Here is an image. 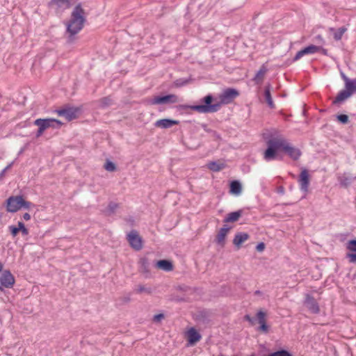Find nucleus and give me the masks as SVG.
I'll use <instances>...</instances> for the list:
<instances>
[{
    "label": "nucleus",
    "mask_w": 356,
    "mask_h": 356,
    "mask_svg": "<svg viewBox=\"0 0 356 356\" xmlns=\"http://www.w3.org/2000/svg\"><path fill=\"white\" fill-rule=\"evenodd\" d=\"M347 31L345 26H341L334 33V38L335 40H340L343 33Z\"/></svg>",
    "instance_id": "28"
},
{
    "label": "nucleus",
    "mask_w": 356,
    "mask_h": 356,
    "mask_svg": "<svg viewBox=\"0 0 356 356\" xmlns=\"http://www.w3.org/2000/svg\"><path fill=\"white\" fill-rule=\"evenodd\" d=\"M298 181L300 184L301 191H302L305 193H307L309 191L310 181L309 175L307 169L302 170Z\"/></svg>",
    "instance_id": "12"
},
{
    "label": "nucleus",
    "mask_w": 356,
    "mask_h": 356,
    "mask_svg": "<svg viewBox=\"0 0 356 356\" xmlns=\"http://www.w3.org/2000/svg\"><path fill=\"white\" fill-rule=\"evenodd\" d=\"M346 248L348 251L346 253V258L348 259L350 263H356V239L348 241L346 243Z\"/></svg>",
    "instance_id": "11"
},
{
    "label": "nucleus",
    "mask_w": 356,
    "mask_h": 356,
    "mask_svg": "<svg viewBox=\"0 0 356 356\" xmlns=\"http://www.w3.org/2000/svg\"><path fill=\"white\" fill-rule=\"evenodd\" d=\"M242 186L241 183L234 180L232 181L230 184V193L235 195H239L241 193Z\"/></svg>",
    "instance_id": "26"
},
{
    "label": "nucleus",
    "mask_w": 356,
    "mask_h": 356,
    "mask_svg": "<svg viewBox=\"0 0 356 356\" xmlns=\"http://www.w3.org/2000/svg\"><path fill=\"white\" fill-rule=\"evenodd\" d=\"M267 148L264 152V159L270 161L277 158V152L282 150L294 161L299 159L302 155L300 149L294 147L287 139L279 134L277 131L269 134H264Z\"/></svg>",
    "instance_id": "1"
},
{
    "label": "nucleus",
    "mask_w": 356,
    "mask_h": 356,
    "mask_svg": "<svg viewBox=\"0 0 356 356\" xmlns=\"http://www.w3.org/2000/svg\"><path fill=\"white\" fill-rule=\"evenodd\" d=\"M321 49V47L316 46L314 44H311L300 51H298L296 56L293 58V60L296 61L302 58L303 56L307 54H313L316 52H318Z\"/></svg>",
    "instance_id": "15"
},
{
    "label": "nucleus",
    "mask_w": 356,
    "mask_h": 356,
    "mask_svg": "<svg viewBox=\"0 0 356 356\" xmlns=\"http://www.w3.org/2000/svg\"><path fill=\"white\" fill-rule=\"evenodd\" d=\"M9 229L10 230L11 234L14 237L16 236L19 232L18 227H16L13 225L9 227Z\"/></svg>",
    "instance_id": "39"
},
{
    "label": "nucleus",
    "mask_w": 356,
    "mask_h": 356,
    "mask_svg": "<svg viewBox=\"0 0 356 356\" xmlns=\"http://www.w3.org/2000/svg\"><path fill=\"white\" fill-rule=\"evenodd\" d=\"M164 318V315L163 314H156L154 316V322H159L162 319Z\"/></svg>",
    "instance_id": "41"
},
{
    "label": "nucleus",
    "mask_w": 356,
    "mask_h": 356,
    "mask_svg": "<svg viewBox=\"0 0 356 356\" xmlns=\"http://www.w3.org/2000/svg\"><path fill=\"white\" fill-rule=\"evenodd\" d=\"M70 6V0H51L48 3V8L54 9L56 14H62Z\"/></svg>",
    "instance_id": "7"
},
{
    "label": "nucleus",
    "mask_w": 356,
    "mask_h": 356,
    "mask_svg": "<svg viewBox=\"0 0 356 356\" xmlns=\"http://www.w3.org/2000/svg\"><path fill=\"white\" fill-rule=\"evenodd\" d=\"M39 127L38 130V131L36 133V137L37 138H39L43 134V132L44 131V129L42 127Z\"/></svg>",
    "instance_id": "43"
},
{
    "label": "nucleus",
    "mask_w": 356,
    "mask_h": 356,
    "mask_svg": "<svg viewBox=\"0 0 356 356\" xmlns=\"http://www.w3.org/2000/svg\"><path fill=\"white\" fill-rule=\"evenodd\" d=\"M99 102L102 107H106L111 104V99L109 97H103L99 100Z\"/></svg>",
    "instance_id": "34"
},
{
    "label": "nucleus",
    "mask_w": 356,
    "mask_h": 356,
    "mask_svg": "<svg viewBox=\"0 0 356 356\" xmlns=\"http://www.w3.org/2000/svg\"><path fill=\"white\" fill-rule=\"evenodd\" d=\"M35 205L29 201H26L22 195H13L6 200V210L10 213H15L22 208L29 209Z\"/></svg>",
    "instance_id": "4"
},
{
    "label": "nucleus",
    "mask_w": 356,
    "mask_h": 356,
    "mask_svg": "<svg viewBox=\"0 0 356 356\" xmlns=\"http://www.w3.org/2000/svg\"><path fill=\"white\" fill-rule=\"evenodd\" d=\"M265 248V244L261 242V243H259L257 247H256V250L258 251V252H262Z\"/></svg>",
    "instance_id": "42"
},
{
    "label": "nucleus",
    "mask_w": 356,
    "mask_h": 356,
    "mask_svg": "<svg viewBox=\"0 0 356 356\" xmlns=\"http://www.w3.org/2000/svg\"><path fill=\"white\" fill-rule=\"evenodd\" d=\"M242 211L238 210L237 211L232 212L227 214L224 219V222H234L238 220L240 217L242 216Z\"/></svg>",
    "instance_id": "25"
},
{
    "label": "nucleus",
    "mask_w": 356,
    "mask_h": 356,
    "mask_svg": "<svg viewBox=\"0 0 356 356\" xmlns=\"http://www.w3.org/2000/svg\"><path fill=\"white\" fill-rule=\"evenodd\" d=\"M230 227H228L227 225H225L219 230L216 237V242L218 244L220 245L221 246H224L225 237Z\"/></svg>",
    "instance_id": "20"
},
{
    "label": "nucleus",
    "mask_w": 356,
    "mask_h": 356,
    "mask_svg": "<svg viewBox=\"0 0 356 356\" xmlns=\"http://www.w3.org/2000/svg\"><path fill=\"white\" fill-rule=\"evenodd\" d=\"M304 305L312 314H316L320 312L318 302L315 298L309 294H306Z\"/></svg>",
    "instance_id": "13"
},
{
    "label": "nucleus",
    "mask_w": 356,
    "mask_h": 356,
    "mask_svg": "<svg viewBox=\"0 0 356 356\" xmlns=\"http://www.w3.org/2000/svg\"><path fill=\"white\" fill-rule=\"evenodd\" d=\"M130 300H131V299H130V298H129V297L124 298V302H129V301H130Z\"/></svg>",
    "instance_id": "47"
},
{
    "label": "nucleus",
    "mask_w": 356,
    "mask_h": 356,
    "mask_svg": "<svg viewBox=\"0 0 356 356\" xmlns=\"http://www.w3.org/2000/svg\"><path fill=\"white\" fill-rule=\"evenodd\" d=\"M139 271L143 273L145 277H148L150 274L149 262L147 257H142L139 260Z\"/></svg>",
    "instance_id": "18"
},
{
    "label": "nucleus",
    "mask_w": 356,
    "mask_h": 356,
    "mask_svg": "<svg viewBox=\"0 0 356 356\" xmlns=\"http://www.w3.org/2000/svg\"><path fill=\"white\" fill-rule=\"evenodd\" d=\"M249 238L250 236L248 234L245 232H238L235 235L233 239V243L237 248H240L241 245L247 241Z\"/></svg>",
    "instance_id": "21"
},
{
    "label": "nucleus",
    "mask_w": 356,
    "mask_h": 356,
    "mask_svg": "<svg viewBox=\"0 0 356 356\" xmlns=\"http://www.w3.org/2000/svg\"><path fill=\"white\" fill-rule=\"evenodd\" d=\"M0 283L6 288H11L15 284L14 276L9 270H4L0 275Z\"/></svg>",
    "instance_id": "14"
},
{
    "label": "nucleus",
    "mask_w": 356,
    "mask_h": 356,
    "mask_svg": "<svg viewBox=\"0 0 356 356\" xmlns=\"http://www.w3.org/2000/svg\"><path fill=\"white\" fill-rule=\"evenodd\" d=\"M244 319L248 321L251 325H254L256 322L255 318L251 317L249 314H246L244 316Z\"/></svg>",
    "instance_id": "38"
},
{
    "label": "nucleus",
    "mask_w": 356,
    "mask_h": 356,
    "mask_svg": "<svg viewBox=\"0 0 356 356\" xmlns=\"http://www.w3.org/2000/svg\"><path fill=\"white\" fill-rule=\"evenodd\" d=\"M34 124L42 127L44 131L49 128L60 129L63 122L54 118H39L34 121Z\"/></svg>",
    "instance_id": "6"
},
{
    "label": "nucleus",
    "mask_w": 356,
    "mask_h": 356,
    "mask_svg": "<svg viewBox=\"0 0 356 356\" xmlns=\"http://www.w3.org/2000/svg\"><path fill=\"white\" fill-rule=\"evenodd\" d=\"M156 266L158 268L163 270L167 272L171 271L173 270L172 263L166 259H162V260L158 261L156 264Z\"/></svg>",
    "instance_id": "22"
},
{
    "label": "nucleus",
    "mask_w": 356,
    "mask_h": 356,
    "mask_svg": "<svg viewBox=\"0 0 356 356\" xmlns=\"http://www.w3.org/2000/svg\"><path fill=\"white\" fill-rule=\"evenodd\" d=\"M130 246L135 250H140L143 248V240L139 236L138 232L135 229L131 230L127 236Z\"/></svg>",
    "instance_id": "8"
},
{
    "label": "nucleus",
    "mask_w": 356,
    "mask_h": 356,
    "mask_svg": "<svg viewBox=\"0 0 356 356\" xmlns=\"http://www.w3.org/2000/svg\"><path fill=\"white\" fill-rule=\"evenodd\" d=\"M266 313L259 310L257 314L255 319L259 323L260 326L258 328L259 331H261L264 333H267L268 332V326L266 324Z\"/></svg>",
    "instance_id": "16"
},
{
    "label": "nucleus",
    "mask_w": 356,
    "mask_h": 356,
    "mask_svg": "<svg viewBox=\"0 0 356 356\" xmlns=\"http://www.w3.org/2000/svg\"><path fill=\"white\" fill-rule=\"evenodd\" d=\"M23 218L24 220H29L31 219V216L29 213H25L24 215H23Z\"/></svg>",
    "instance_id": "44"
},
{
    "label": "nucleus",
    "mask_w": 356,
    "mask_h": 356,
    "mask_svg": "<svg viewBox=\"0 0 356 356\" xmlns=\"http://www.w3.org/2000/svg\"><path fill=\"white\" fill-rule=\"evenodd\" d=\"M13 165V162H11L10 164H8L1 172H0V179L4 177L5 173L7 170L11 168V167Z\"/></svg>",
    "instance_id": "40"
},
{
    "label": "nucleus",
    "mask_w": 356,
    "mask_h": 356,
    "mask_svg": "<svg viewBox=\"0 0 356 356\" xmlns=\"http://www.w3.org/2000/svg\"><path fill=\"white\" fill-rule=\"evenodd\" d=\"M104 168L108 172H114L116 170V165L114 163L107 161L104 164Z\"/></svg>",
    "instance_id": "30"
},
{
    "label": "nucleus",
    "mask_w": 356,
    "mask_h": 356,
    "mask_svg": "<svg viewBox=\"0 0 356 356\" xmlns=\"http://www.w3.org/2000/svg\"><path fill=\"white\" fill-rule=\"evenodd\" d=\"M341 77L343 80L344 81L345 84L347 83V80L350 81V79L348 78L343 73H341Z\"/></svg>",
    "instance_id": "45"
},
{
    "label": "nucleus",
    "mask_w": 356,
    "mask_h": 356,
    "mask_svg": "<svg viewBox=\"0 0 356 356\" xmlns=\"http://www.w3.org/2000/svg\"><path fill=\"white\" fill-rule=\"evenodd\" d=\"M204 130L207 133L210 134L212 138H213L215 140H218L221 139L220 136L216 131L211 130L210 129H207L206 126H204Z\"/></svg>",
    "instance_id": "33"
},
{
    "label": "nucleus",
    "mask_w": 356,
    "mask_h": 356,
    "mask_svg": "<svg viewBox=\"0 0 356 356\" xmlns=\"http://www.w3.org/2000/svg\"><path fill=\"white\" fill-rule=\"evenodd\" d=\"M239 95V92L234 88H227L219 95L220 102L212 104L213 97L211 95H208L200 99L204 104L194 105L188 106L191 110L195 111L200 113H211L217 112L222 104H228L233 102Z\"/></svg>",
    "instance_id": "2"
},
{
    "label": "nucleus",
    "mask_w": 356,
    "mask_h": 356,
    "mask_svg": "<svg viewBox=\"0 0 356 356\" xmlns=\"http://www.w3.org/2000/svg\"><path fill=\"white\" fill-rule=\"evenodd\" d=\"M208 168L209 170L213 172H218L225 168V164L216 161H211L208 164Z\"/></svg>",
    "instance_id": "27"
},
{
    "label": "nucleus",
    "mask_w": 356,
    "mask_h": 356,
    "mask_svg": "<svg viewBox=\"0 0 356 356\" xmlns=\"http://www.w3.org/2000/svg\"><path fill=\"white\" fill-rule=\"evenodd\" d=\"M118 204L111 202L109 203V204L108 206V209L111 213H114L115 209L118 208Z\"/></svg>",
    "instance_id": "37"
},
{
    "label": "nucleus",
    "mask_w": 356,
    "mask_h": 356,
    "mask_svg": "<svg viewBox=\"0 0 356 356\" xmlns=\"http://www.w3.org/2000/svg\"><path fill=\"white\" fill-rule=\"evenodd\" d=\"M270 89H271V86L270 84H267L266 86H265V89H264V97H265V100L268 104V106L270 108H275V104L273 101V98H272V96H271V94H270Z\"/></svg>",
    "instance_id": "23"
},
{
    "label": "nucleus",
    "mask_w": 356,
    "mask_h": 356,
    "mask_svg": "<svg viewBox=\"0 0 356 356\" xmlns=\"http://www.w3.org/2000/svg\"><path fill=\"white\" fill-rule=\"evenodd\" d=\"M252 356H254V355H252Z\"/></svg>",
    "instance_id": "50"
},
{
    "label": "nucleus",
    "mask_w": 356,
    "mask_h": 356,
    "mask_svg": "<svg viewBox=\"0 0 356 356\" xmlns=\"http://www.w3.org/2000/svg\"><path fill=\"white\" fill-rule=\"evenodd\" d=\"M268 356H293L290 353L285 350H281L270 354Z\"/></svg>",
    "instance_id": "31"
},
{
    "label": "nucleus",
    "mask_w": 356,
    "mask_h": 356,
    "mask_svg": "<svg viewBox=\"0 0 356 356\" xmlns=\"http://www.w3.org/2000/svg\"><path fill=\"white\" fill-rule=\"evenodd\" d=\"M78 111V108L68 106L56 111L59 116L64 117L67 121L76 119Z\"/></svg>",
    "instance_id": "9"
},
{
    "label": "nucleus",
    "mask_w": 356,
    "mask_h": 356,
    "mask_svg": "<svg viewBox=\"0 0 356 356\" xmlns=\"http://www.w3.org/2000/svg\"><path fill=\"white\" fill-rule=\"evenodd\" d=\"M319 51H321L323 55H325V56L327 55V50L322 48L321 47V49Z\"/></svg>",
    "instance_id": "46"
},
{
    "label": "nucleus",
    "mask_w": 356,
    "mask_h": 356,
    "mask_svg": "<svg viewBox=\"0 0 356 356\" xmlns=\"http://www.w3.org/2000/svg\"><path fill=\"white\" fill-rule=\"evenodd\" d=\"M179 101L176 95L170 94L165 96H156L152 101V104H173Z\"/></svg>",
    "instance_id": "10"
},
{
    "label": "nucleus",
    "mask_w": 356,
    "mask_h": 356,
    "mask_svg": "<svg viewBox=\"0 0 356 356\" xmlns=\"http://www.w3.org/2000/svg\"><path fill=\"white\" fill-rule=\"evenodd\" d=\"M85 14V10L81 3L74 7L71 14V18L67 24V33H69L67 42L72 43L74 40V35L83 28L86 21Z\"/></svg>",
    "instance_id": "3"
},
{
    "label": "nucleus",
    "mask_w": 356,
    "mask_h": 356,
    "mask_svg": "<svg viewBox=\"0 0 356 356\" xmlns=\"http://www.w3.org/2000/svg\"><path fill=\"white\" fill-rule=\"evenodd\" d=\"M201 334L194 327L190 328L187 332L188 345H195L201 339Z\"/></svg>",
    "instance_id": "17"
},
{
    "label": "nucleus",
    "mask_w": 356,
    "mask_h": 356,
    "mask_svg": "<svg viewBox=\"0 0 356 356\" xmlns=\"http://www.w3.org/2000/svg\"><path fill=\"white\" fill-rule=\"evenodd\" d=\"M3 267V266L2 263L0 261V272L2 270Z\"/></svg>",
    "instance_id": "48"
},
{
    "label": "nucleus",
    "mask_w": 356,
    "mask_h": 356,
    "mask_svg": "<svg viewBox=\"0 0 356 356\" xmlns=\"http://www.w3.org/2000/svg\"><path fill=\"white\" fill-rule=\"evenodd\" d=\"M152 292V289L151 287H147L144 285H138L137 289H136V293H147L151 294Z\"/></svg>",
    "instance_id": "29"
},
{
    "label": "nucleus",
    "mask_w": 356,
    "mask_h": 356,
    "mask_svg": "<svg viewBox=\"0 0 356 356\" xmlns=\"http://www.w3.org/2000/svg\"><path fill=\"white\" fill-rule=\"evenodd\" d=\"M356 92V79L347 80L345 84V90L339 92L337 96L333 100L332 104L337 105L349 98L353 93Z\"/></svg>",
    "instance_id": "5"
},
{
    "label": "nucleus",
    "mask_w": 356,
    "mask_h": 356,
    "mask_svg": "<svg viewBox=\"0 0 356 356\" xmlns=\"http://www.w3.org/2000/svg\"><path fill=\"white\" fill-rule=\"evenodd\" d=\"M337 120L343 124H346L349 122L348 116L346 114H340L337 115Z\"/></svg>",
    "instance_id": "32"
},
{
    "label": "nucleus",
    "mask_w": 356,
    "mask_h": 356,
    "mask_svg": "<svg viewBox=\"0 0 356 356\" xmlns=\"http://www.w3.org/2000/svg\"><path fill=\"white\" fill-rule=\"evenodd\" d=\"M256 295H260L261 292L260 291H256L254 293Z\"/></svg>",
    "instance_id": "49"
},
{
    "label": "nucleus",
    "mask_w": 356,
    "mask_h": 356,
    "mask_svg": "<svg viewBox=\"0 0 356 356\" xmlns=\"http://www.w3.org/2000/svg\"><path fill=\"white\" fill-rule=\"evenodd\" d=\"M179 124V121L170 120V119H161L155 122V126L156 127H160L162 129H168L170 128L174 125H177Z\"/></svg>",
    "instance_id": "19"
},
{
    "label": "nucleus",
    "mask_w": 356,
    "mask_h": 356,
    "mask_svg": "<svg viewBox=\"0 0 356 356\" xmlns=\"http://www.w3.org/2000/svg\"><path fill=\"white\" fill-rule=\"evenodd\" d=\"M19 231H22L24 235L28 234V229L25 227L24 224L22 222H18Z\"/></svg>",
    "instance_id": "35"
},
{
    "label": "nucleus",
    "mask_w": 356,
    "mask_h": 356,
    "mask_svg": "<svg viewBox=\"0 0 356 356\" xmlns=\"http://www.w3.org/2000/svg\"><path fill=\"white\" fill-rule=\"evenodd\" d=\"M188 83V80L186 79V80H183L181 79H177L175 81V86L177 87H180V86H182L184 85H186Z\"/></svg>",
    "instance_id": "36"
},
{
    "label": "nucleus",
    "mask_w": 356,
    "mask_h": 356,
    "mask_svg": "<svg viewBox=\"0 0 356 356\" xmlns=\"http://www.w3.org/2000/svg\"><path fill=\"white\" fill-rule=\"evenodd\" d=\"M267 71V67L263 65L253 78V81L255 82V83L260 84L262 83Z\"/></svg>",
    "instance_id": "24"
}]
</instances>
